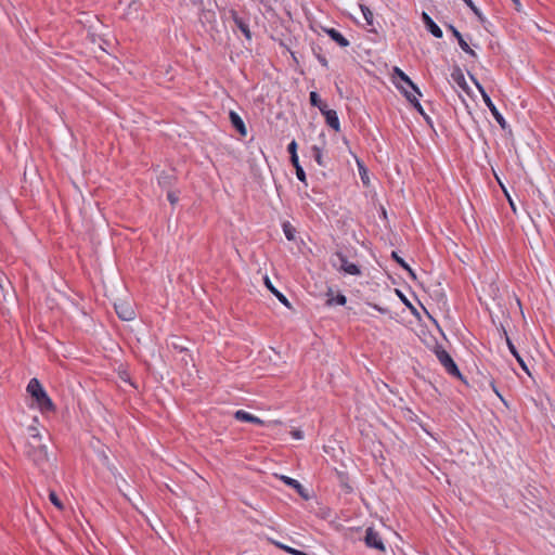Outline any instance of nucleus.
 Here are the masks:
<instances>
[{
    "label": "nucleus",
    "mask_w": 555,
    "mask_h": 555,
    "mask_svg": "<svg viewBox=\"0 0 555 555\" xmlns=\"http://www.w3.org/2000/svg\"><path fill=\"white\" fill-rule=\"evenodd\" d=\"M26 391L31 399L30 406L37 408L42 414L55 411V404L38 378L34 377L29 380Z\"/></svg>",
    "instance_id": "nucleus-1"
},
{
    "label": "nucleus",
    "mask_w": 555,
    "mask_h": 555,
    "mask_svg": "<svg viewBox=\"0 0 555 555\" xmlns=\"http://www.w3.org/2000/svg\"><path fill=\"white\" fill-rule=\"evenodd\" d=\"M29 430L34 433L25 444L24 453L37 466H42L48 461L47 447L41 442V437L36 433V428L30 427Z\"/></svg>",
    "instance_id": "nucleus-2"
},
{
    "label": "nucleus",
    "mask_w": 555,
    "mask_h": 555,
    "mask_svg": "<svg viewBox=\"0 0 555 555\" xmlns=\"http://www.w3.org/2000/svg\"><path fill=\"white\" fill-rule=\"evenodd\" d=\"M79 17L76 18L75 24L81 27V30L86 31L87 38L91 43L98 42V30L101 27V22L98 16L89 12H78Z\"/></svg>",
    "instance_id": "nucleus-3"
},
{
    "label": "nucleus",
    "mask_w": 555,
    "mask_h": 555,
    "mask_svg": "<svg viewBox=\"0 0 555 555\" xmlns=\"http://www.w3.org/2000/svg\"><path fill=\"white\" fill-rule=\"evenodd\" d=\"M435 354H436L437 359L439 360V362L441 363V365L446 369V371L450 375L462 378V374H461L457 365L455 364V362L453 361L451 356L448 353V351L442 346H437L435 348Z\"/></svg>",
    "instance_id": "nucleus-4"
},
{
    "label": "nucleus",
    "mask_w": 555,
    "mask_h": 555,
    "mask_svg": "<svg viewBox=\"0 0 555 555\" xmlns=\"http://www.w3.org/2000/svg\"><path fill=\"white\" fill-rule=\"evenodd\" d=\"M335 259L332 260V264L339 271L345 272L346 274L350 275H360L361 270L360 268L352 262H349L346 255H344L341 251L335 253Z\"/></svg>",
    "instance_id": "nucleus-5"
},
{
    "label": "nucleus",
    "mask_w": 555,
    "mask_h": 555,
    "mask_svg": "<svg viewBox=\"0 0 555 555\" xmlns=\"http://www.w3.org/2000/svg\"><path fill=\"white\" fill-rule=\"evenodd\" d=\"M364 542L367 547L375 548L379 552H385L386 550L382 537L372 527L365 530Z\"/></svg>",
    "instance_id": "nucleus-6"
},
{
    "label": "nucleus",
    "mask_w": 555,
    "mask_h": 555,
    "mask_svg": "<svg viewBox=\"0 0 555 555\" xmlns=\"http://www.w3.org/2000/svg\"><path fill=\"white\" fill-rule=\"evenodd\" d=\"M287 151L291 154V162H292L293 166L296 169V176H297L298 180H300L301 182L306 183V172H305L304 168L301 167V165L299 164V159H298V155H297V143H296V141L293 140L288 144Z\"/></svg>",
    "instance_id": "nucleus-7"
},
{
    "label": "nucleus",
    "mask_w": 555,
    "mask_h": 555,
    "mask_svg": "<svg viewBox=\"0 0 555 555\" xmlns=\"http://www.w3.org/2000/svg\"><path fill=\"white\" fill-rule=\"evenodd\" d=\"M115 311L119 319L124 321H131L135 317V312L131 305L127 302H115Z\"/></svg>",
    "instance_id": "nucleus-8"
},
{
    "label": "nucleus",
    "mask_w": 555,
    "mask_h": 555,
    "mask_svg": "<svg viewBox=\"0 0 555 555\" xmlns=\"http://www.w3.org/2000/svg\"><path fill=\"white\" fill-rule=\"evenodd\" d=\"M321 113L325 117L326 124L335 131L340 130V124L336 111L330 109L327 106L321 107Z\"/></svg>",
    "instance_id": "nucleus-9"
},
{
    "label": "nucleus",
    "mask_w": 555,
    "mask_h": 555,
    "mask_svg": "<svg viewBox=\"0 0 555 555\" xmlns=\"http://www.w3.org/2000/svg\"><path fill=\"white\" fill-rule=\"evenodd\" d=\"M422 20L426 29L436 38L442 37L441 28L435 23V21L426 13H422Z\"/></svg>",
    "instance_id": "nucleus-10"
},
{
    "label": "nucleus",
    "mask_w": 555,
    "mask_h": 555,
    "mask_svg": "<svg viewBox=\"0 0 555 555\" xmlns=\"http://www.w3.org/2000/svg\"><path fill=\"white\" fill-rule=\"evenodd\" d=\"M230 15H231V18L233 20L234 24L243 33L245 38L247 40H250L251 39V33H250L248 24L243 18H241L238 16L237 12L234 11V10L230 11Z\"/></svg>",
    "instance_id": "nucleus-11"
},
{
    "label": "nucleus",
    "mask_w": 555,
    "mask_h": 555,
    "mask_svg": "<svg viewBox=\"0 0 555 555\" xmlns=\"http://www.w3.org/2000/svg\"><path fill=\"white\" fill-rule=\"evenodd\" d=\"M503 333H504V336H505V339H506V344H507V347L511 351V353L515 357V359L517 360V362L519 363V365L521 366V369L528 374L530 375V372H529V369L526 364V362L524 361V359L521 358V356L519 354V352L517 351L516 347L514 346V344L512 343L511 338L508 337L507 335V332L503 328Z\"/></svg>",
    "instance_id": "nucleus-12"
},
{
    "label": "nucleus",
    "mask_w": 555,
    "mask_h": 555,
    "mask_svg": "<svg viewBox=\"0 0 555 555\" xmlns=\"http://www.w3.org/2000/svg\"><path fill=\"white\" fill-rule=\"evenodd\" d=\"M280 478H281V480H283L284 483L294 488L302 499H305V500L309 499V494H308L307 490L302 487V485L299 481H297L296 479H293L291 477H287V476H281Z\"/></svg>",
    "instance_id": "nucleus-13"
},
{
    "label": "nucleus",
    "mask_w": 555,
    "mask_h": 555,
    "mask_svg": "<svg viewBox=\"0 0 555 555\" xmlns=\"http://www.w3.org/2000/svg\"><path fill=\"white\" fill-rule=\"evenodd\" d=\"M324 33H326L330 38L332 40H334L339 47L341 48H346L348 47L350 43H349V40L346 39L338 30H336L335 28H327V27H323L322 28Z\"/></svg>",
    "instance_id": "nucleus-14"
},
{
    "label": "nucleus",
    "mask_w": 555,
    "mask_h": 555,
    "mask_svg": "<svg viewBox=\"0 0 555 555\" xmlns=\"http://www.w3.org/2000/svg\"><path fill=\"white\" fill-rule=\"evenodd\" d=\"M489 111L491 112L494 119L498 121V124L501 126L502 129H506L507 124L502 114L499 112L494 103L492 102L491 98H487L486 101H483Z\"/></svg>",
    "instance_id": "nucleus-15"
},
{
    "label": "nucleus",
    "mask_w": 555,
    "mask_h": 555,
    "mask_svg": "<svg viewBox=\"0 0 555 555\" xmlns=\"http://www.w3.org/2000/svg\"><path fill=\"white\" fill-rule=\"evenodd\" d=\"M395 77L399 78L401 82L405 83L411 90L417 93V95H422L420 89L414 85V82L410 79V77L402 72L399 67L393 68Z\"/></svg>",
    "instance_id": "nucleus-16"
},
{
    "label": "nucleus",
    "mask_w": 555,
    "mask_h": 555,
    "mask_svg": "<svg viewBox=\"0 0 555 555\" xmlns=\"http://www.w3.org/2000/svg\"><path fill=\"white\" fill-rule=\"evenodd\" d=\"M234 417L237 420V421H241V422H248V423H254V424H257V425H263L264 422L262 420H260L259 417L244 411V410H238L234 413Z\"/></svg>",
    "instance_id": "nucleus-17"
},
{
    "label": "nucleus",
    "mask_w": 555,
    "mask_h": 555,
    "mask_svg": "<svg viewBox=\"0 0 555 555\" xmlns=\"http://www.w3.org/2000/svg\"><path fill=\"white\" fill-rule=\"evenodd\" d=\"M229 116H230L232 126L237 130V132L242 135H246L247 130H246L245 124H244L243 119L238 116V114L231 111Z\"/></svg>",
    "instance_id": "nucleus-18"
},
{
    "label": "nucleus",
    "mask_w": 555,
    "mask_h": 555,
    "mask_svg": "<svg viewBox=\"0 0 555 555\" xmlns=\"http://www.w3.org/2000/svg\"><path fill=\"white\" fill-rule=\"evenodd\" d=\"M451 78L452 80L460 87L462 88L464 91L467 90V83H466V80H465V77H464V74L463 72L461 70V68L459 67H455L453 69V72L451 73Z\"/></svg>",
    "instance_id": "nucleus-19"
},
{
    "label": "nucleus",
    "mask_w": 555,
    "mask_h": 555,
    "mask_svg": "<svg viewBox=\"0 0 555 555\" xmlns=\"http://www.w3.org/2000/svg\"><path fill=\"white\" fill-rule=\"evenodd\" d=\"M264 283H266L267 287L271 291V293L275 295V297L279 299L280 302H282L287 308H291V304H289L288 299L272 285V283L268 276L264 278Z\"/></svg>",
    "instance_id": "nucleus-20"
},
{
    "label": "nucleus",
    "mask_w": 555,
    "mask_h": 555,
    "mask_svg": "<svg viewBox=\"0 0 555 555\" xmlns=\"http://www.w3.org/2000/svg\"><path fill=\"white\" fill-rule=\"evenodd\" d=\"M391 258L400 266L402 267L408 273L409 275L413 279V280H416V274L415 272L411 269V267L404 261L403 258H401L397 251H392L391 253Z\"/></svg>",
    "instance_id": "nucleus-21"
},
{
    "label": "nucleus",
    "mask_w": 555,
    "mask_h": 555,
    "mask_svg": "<svg viewBox=\"0 0 555 555\" xmlns=\"http://www.w3.org/2000/svg\"><path fill=\"white\" fill-rule=\"evenodd\" d=\"M328 296H331L327 300H326V305L327 306H333V305H339V306H344L346 305L347 302V298L345 295L343 294H338L336 295L335 297L332 296V291L330 289Z\"/></svg>",
    "instance_id": "nucleus-22"
},
{
    "label": "nucleus",
    "mask_w": 555,
    "mask_h": 555,
    "mask_svg": "<svg viewBox=\"0 0 555 555\" xmlns=\"http://www.w3.org/2000/svg\"><path fill=\"white\" fill-rule=\"evenodd\" d=\"M49 500L50 502L60 511L65 509V505L59 494L54 490L49 491Z\"/></svg>",
    "instance_id": "nucleus-23"
},
{
    "label": "nucleus",
    "mask_w": 555,
    "mask_h": 555,
    "mask_svg": "<svg viewBox=\"0 0 555 555\" xmlns=\"http://www.w3.org/2000/svg\"><path fill=\"white\" fill-rule=\"evenodd\" d=\"M282 228H283L285 237L288 241H294L295 235H296V229L291 224V222H288V221L283 222Z\"/></svg>",
    "instance_id": "nucleus-24"
},
{
    "label": "nucleus",
    "mask_w": 555,
    "mask_h": 555,
    "mask_svg": "<svg viewBox=\"0 0 555 555\" xmlns=\"http://www.w3.org/2000/svg\"><path fill=\"white\" fill-rule=\"evenodd\" d=\"M457 42H459V46L461 47V49L467 53L468 55L473 56V57H477V54L476 52L469 47V44L466 42V40L464 39L463 36H457Z\"/></svg>",
    "instance_id": "nucleus-25"
},
{
    "label": "nucleus",
    "mask_w": 555,
    "mask_h": 555,
    "mask_svg": "<svg viewBox=\"0 0 555 555\" xmlns=\"http://www.w3.org/2000/svg\"><path fill=\"white\" fill-rule=\"evenodd\" d=\"M309 99H310V104L312 106H317L320 111H321V107L327 106L324 102H322V100L320 99V95L315 91L310 92Z\"/></svg>",
    "instance_id": "nucleus-26"
},
{
    "label": "nucleus",
    "mask_w": 555,
    "mask_h": 555,
    "mask_svg": "<svg viewBox=\"0 0 555 555\" xmlns=\"http://www.w3.org/2000/svg\"><path fill=\"white\" fill-rule=\"evenodd\" d=\"M312 152H313V157H314V160L318 163V165L320 166H324V159H323V153H322V150L314 145L312 147Z\"/></svg>",
    "instance_id": "nucleus-27"
},
{
    "label": "nucleus",
    "mask_w": 555,
    "mask_h": 555,
    "mask_svg": "<svg viewBox=\"0 0 555 555\" xmlns=\"http://www.w3.org/2000/svg\"><path fill=\"white\" fill-rule=\"evenodd\" d=\"M361 11L363 13V16H364V20L366 21V23L369 25H372L373 24V12L366 7V5H361Z\"/></svg>",
    "instance_id": "nucleus-28"
},
{
    "label": "nucleus",
    "mask_w": 555,
    "mask_h": 555,
    "mask_svg": "<svg viewBox=\"0 0 555 555\" xmlns=\"http://www.w3.org/2000/svg\"><path fill=\"white\" fill-rule=\"evenodd\" d=\"M396 85H397V88H399V89H401V90H402V92L404 93V95H405L406 100L411 103V100H413V96H416V94H417V93H416V92H414L413 90H412V91L406 90V89L403 87V85H402L401 82H399V81H398V82H396Z\"/></svg>",
    "instance_id": "nucleus-29"
},
{
    "label": "nucleus",
    "mask_w": 555,
    "mask_h": 555,
    "mask_svg": "<svg viewBox=\"0 0 555 555\" xmlns=\"http://www.w3.org/2000/svg\"><path fill=\"white\" fill-rule=\"evenodd\" d=\"M278 546L281 547L282 550H285L287 553L293 554V555H307L306 553H304V552H301L299 550H295V548L286 546L284 544L278 543Z\"/></svg>",
    "instance_id": "nucleus-30"
},
{
    "label": "nucleus",
    "mask_w": 555,
    "mask_h": 555,
    "mask_svg": "<svg viewBox=\"0 0 555 555\" xmlns=\"http://www.w3.org/2000/svg\"><path fill=\"white\" fill-rule=\"evenodd\" d=\"M470 78L473 79V81L476 85L478 91L480 92V94L482 96V100L486 101L487 98H490L489 94L486 92L485 88L473 76H470Z\"/></svg>",
    "instance_id": "nucleus-31"
},
{
    "label": "nucleus",
    "mask_w": 555,
    "mask_h": 555,
    "mask_svg": "<svg viewBox=\"0 0 555 555\" xmlns=\"http://www.w3.org/2000/svg\"><path fill=\"white\" fill-rule=\"evenodd\" d=\"M466 5L468 8H470V10L479 17L481 18V12L479 11V9L474 4V2L472 0H463Z\"/></svg>",
    "instance_id": "nucleus-32"
},
{
    "label": "nucleus",
    "mask_w": 555,
    "mask_h": 555,
    "mask_svg": "<svg viewBox=\"0 0 555 555\" xmlns=\"http://www.w3.org/2000/svg\"><path fill=\"white\" fill-rule=\"evenodd\" d=\"M411 104L413 105V107L418 112L421 113L422 115H425L424 111H423V107L417 99V96H413V100H411Z\"/></svg>",
    "instance_id": "nucleus-33"
},
{
    "label": "nucleus",
    "mask_w": 555,
    "mask_h": 555,
    "mask_svg": "<svg viewBox=\"0 0 555 555\" xmlns=\"http://www.w3.org/2000/svg\"><path fill=\"white\" fill-rule=\"evenodd\" d=\"M167 198H168V201H169L172 205H175V204L178 202V199H179V198H178V195H177L175 192H171V191L167 193Z\"/></svg>",
    "instance_id": "nucleus-34"
},
{
    "label": "nucleus",
    "mask_w": 555,
    "mask_h": 555,
    "mask_svg": "<svg viewBox=\"0 0 555 555\" xmlns=\"http://www.w3.org/2000/svg\"><path fill=\"white\" fill-rule=\"evenodd\" d=\"M291 435L295 439H302L304 438V433L301 430H298V429L292 430Z\"/></svg>",
    "instance_id": "nucleus-35"
},
{
    "label": "nucleus",
    "mask_w": 555,
    "mask_h": 555,
    "mask_svg": "<svg viewBox=\"0 0 555 555\" xmlns=\"http://www.w3.org/2000/svg\"><path fill=\"white\" fill-rule=\"evenodd\" d=\"M448 29L452 33V35L457 39V36H462V34L451 24L448 25Z\"/></svg>",
    "instance_id": "nucleus-36"
},
{
    "label": "nucleus",
    "mask_w": 555,
    "mask_h": 555,
    "mask_svg": "<svg viewBox=\"0 0 555 555\" xmlns=\"http://www.w3.org/2000/svg\"><path fill=\"white\" fill-rule=\"evenodd\" d=\"M358 165H359V169H360V172H361V179H362V181L364 183H366V181H365V177H366L365 168L360 163H358Z\"/></svg>",
    "instance_id": "nucleus-37"
},
{
    "label": "nucleus",
    "mask_w": 555,
    "mask_h": 555,
    "mask_svg": "<svg viewBox=\"0 0 555 555\" xmlns=\"http://www.w3.org/2000/svg\"><path fill=\"white\" fill-rule=\"evenodd\" d=\"M358 165H359V169H360V172H361V179H362V181L364 183H366V181H365V177H366L365 168L360 163H358Z\"/></svg>",
    "instance_id": "nucleus-38"
},
{
    "label": "nucleus",
    "mask_w": 555,
    "mask_h": 555,
    "mask_svg": "<svg viewBox=\"0 0 555 555\" xmlns=\"http://www.w3.org/2000/svg\"><path fill=\"white\" fill-rule=\"evenodd\" d=\"M318 60H319V62H320L324 67H327V66H328V62H327V60H326V57H325V56H323V55H320V54H319V55H318Z\"/></svg>",
    "instance_id": "nucleus-39"
},
{
    "label": "nucleus",
    "mask_w": 555,
    "mask_h": 555,
    "mask_svg": "<svg viewBox=\"0 0 555 555\" xmlns=\"http://www.w3.org/2000/svg\"><path fill=\"white\" fill-rule=\"evenodd\" d=\"M372 307L374 309H376L377 311H379L380 313H387L388 312V310L386 308L379 307L377 305H372Z\"/></svg>",
    "instance_id": "nucleus-40"
},
{
    "label": "nucleus",
    "mask_w": 555,
    "mask_h": 555,
    "mask_svg": "<svg viewBox=\"0 0 555 555\" xmlns=\"http://www.w3.org/2000/svg\"><path fill=\"white\" fill-rule=\"evenodd\" d=\"M514 2V4L516 5V10L519 11L520 9V1L519 0H512Z\"/></svg>",
    "instance_id": "nucleus-41"
},
{
    "label": "nucleus",
    "mask_w": 555,
    "mask_h": 555,
    "mask_svg": "<svg viewBox=\"0 0 555 555\" xmlns=\"http://www.w3.org/2000/svg\"><path fill=\"white\" fill-rule=\"evenodd\" d=\"M492 387H493V390L495 391V393L498 395V397H500V398H501V400H502V401H504V400H503V398H502V396H501V393L495 389V387H494V385H493V384H492Z\"/></svg>",
    "instance_id": "nucleus-42"
},
{
    "label": "nucleus",
    "mask_w": 555,
    "mask_h": 555,
    "mask_svg": "<svg viewBox=\"0 0 555 555\" xmlns=\"http://www.w3.org/2000/svg\"><path fill=\"white\" fill-rule=\"evenodd\" d=\"M508 199H509V203H511V207H512V208H513V210L515 211L516 209H515V206H514V204H513L512 199H511L509 197H508Z\"/></svg>",
    "instance_id": "nucleus-43"
},
{
    "label": "nucleus",
    "mask_w": 555,
    "mask_h": 555,
    "mask_svg": "<svg viewBox=\"0 0 555 555\" xmlns=\"http://www.w3.org/2000/svg\"><path fill=\"white\" fill-rule=\"evenodd\" d=\"M79 312L82 317H86V312L83 310H79Z\"/></svg>",
    "instance_id": "nucleus-44"
},
{
    "label": "nucleus",
    "mask_w": 555,
    "mask_h": 555,
    "mask_svg": "<svg viewBox=\"0 0 555 555\" xmlns=\"http://www.w3.org/2000/svg\"><path fill=\"white\" fill-rule=\"evenodd\" d=\"M345 487L347 488L348 491H351V487H349L348 485H345Z\"/></svg>",
    "instance_id": "nucleus-45"
}]
</instances>
